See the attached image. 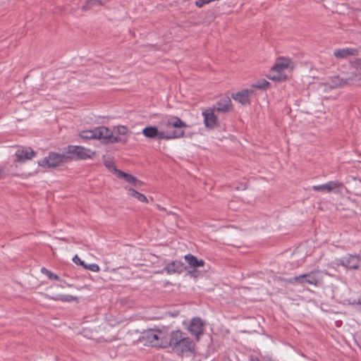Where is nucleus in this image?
Masks as SVG:
<instances>
[{
	"label": "nucleus",
	"mask_w": 361,
	"mask_h": 361,
	"mask_svg": "<svg viewBox=\"0 0 361 361\" xmlns=\"http://www.w3.org/2000/svg\"><path fill=\"white\" fill-rule=\"evenodd\" d=\"M204 325V322L200 317H195L190 322L188 330L195 336L197 341H199L200 336L203 334Z\"/></svg>",
	"instance_id": "6"
},
{
	"label": "nucleus",
	"mask_w": 361,
	"mask_h": 361,
	"mask_svg": "<svg viewBox=\"0 0 361 361\" xmlns=\"http://www.w3.org/2000/svg\"><path fill=\"white\" fill-rule=\"evenodd\" d=\"M269 85H270V83L267 80L262 79L254 83L252 86L259 90H265Z\"/></svg>",
	"instance_id": "28"
},
{
	"label": "nucleus",
	"mask_w": 361,
	"mask_h": 361,
	"mask_svg": "<svg viewBox=\"0 0 361 361\" xmlns=\"http://www.w3.org/2000/svg\"><path fill=\"white\" fill-rule=\"evenodd\" d=\"M343 186V183L338 181H329L322 185H314L312 190L316 192H336V190Z\"/></svg>",
	"instance_id": "9"
},
{
	"label": "nucleus",
	"mask_w": 361,
	"mask_h": 361,
	"mask_svg": "<svg viewBox=\"0 0 361 361\" xmlns=\"http://www.w3.org/2000/svg\"><path fill=\"white\" fill-rule=\"evenodd\" d=\"M286 76H274L271 79L274 81H282L286 80Z\"/></svg>",
	"instance_id": "36"
},
{
	"label": "nucleus",
	"mask_w": 361,
	"mask_h": 361,
	"mask_svg": "<svg viewBox=\"0 0 361 361\" xmlns=\"http://www.w3.org/2000/svg\"><path fill=\"white\" fill-rule=\"evenodd\" d=\"M106 132L105 126L96 127L92 130H82L80 133V137L83 140L99 139L102 140V135L104 132Z\"/></svg>",
	"instance_id": "7"
},
{
	"label": "nucleus",
	"mask_w": 361,
	"mask_h": 361,
	"mask_svg": "<svg viewBox=\"0 0 361 361\" xmlns=\"http://www.w3.org/2000/svg\"><path fill=\"white\" fill-rule=\"evenodd\" d=\"M142 184L143 183L136 178V180L135 181L133 186L135 188H140Z\"/></svg>",
	"instance_id": "37"
},
{
	"label": "nucleus",
	"mask_w": 361,
	"mask_h": 361,
	"mask_svg": "<svg viewBox=\"0 0 361 361\" xmlns=\"http://www.w3.org/2000/svg\"><path fill=\"white\" fill-rule=\"evenodd\" d=\"M231 108V100L229 97H224L218 101L212 109L221 113H226Z\"/></svg>",
	"instance_id": "13"
},
{
	"label": "nucleus",
	"mask_w": 361,
	"mask_h": 361,
	"mask_svg": "<svg viewBox=\"0 0 361 361\" xmlns=\"http://www.w3.org/2000/svg\"><path fill=\"white\" fill-rule=\"evenodd\" d=\"M350 66L357 71L361 70V59H355L350 61Z\"/></svg>",
	"instance_id": "29"
},
{
	"label": "nucleus",
	"mask_w": 361,
	"mask_h": 361,
	"mask_svg": "<svg viewBox=\"0 0 361 361\" xmlns=\"http://www.w3.org/2000/svg\"><path fill=\"white\" fill-rule=\"evenodd\" d=\"M157 206H158V207H159V209L160 210H165V209H164V208H163V207H160V205H157Z\"/></svg>",
	"instance_id": "44"
},
{
	"label": "nucleus",
	"mask_w": 361,
	"mask_h": 361,
	"mask_svg": "<svg viewBox=\"0 0 361 361\" xmlns=\"http://www.w3.org/2000/svg\"><path fill=\"white\" fill-rule=\"evenodd\" d=\"M304 277L305 276H303V274L298 276H294L293 277L294 284H302V285L305 284Z\"/></svg>",
	"instance_id": "33"
},
{
	"label": "nucleus",
	"mask_w": 361,
	"mask_h": 361,
	"mask_svg": "<svg viewBox=\"0 0 361 361\" xmlns=\"http://www.w3.org/2000/svg\"><path fill=\"white\" fill-rule=\"evenodd\" d=\"M346 85H354L361 80V72L353 71L343 76Z\"/></svg>",
	"instance_id": "19"
},
{
	"label": "nucleus",
	"mask_w": 361,
	"mask_h": 361,
	"mask_svg": "<svg viewBox=\"0 0 361 361\" xmlns=\"http://www.w3.org/2000/svg\"><path fill=\"white\" fill-rule=\"evenodd\" d=\"M128 193L130 196L133 197L137 199L140 202H147V197L142 193L136 191L133 188H128Z\"/></svg>",
	"instance_id": "23"
},
{
	"label": "nucleus",
	"mask_w": 361,
	"mask_h": 361,
	"mask_svg": "<svg viewBox=\"0 0 361 361\" xmlns=\"http://www.w3.org/2000/svg\"><path fill=\"white\" fill-rule=\"evenodd\" d=\"M162 335V332L159 330L147 329L142 333L140 340L145 341L146 343L151 345L152 346H161L165 348L166 341H161L160 336Z\"/></svg>",
	"instance_id": "3"
},
{
	"label": "nucleus",
	"mask_w": 361,
	"mask_h": 361,
	"mask_svg": "<svg viewBox=\"0 0 361 361\" xmlns=\"http://www.w3.org/2000/svg\"><path fill=\"white\" fill-rule=\"evenodd\" d=\"M204 4H206L204 1V0H197L195 1V6L202 8Z\"/></svg>",
	"instance_id": "35"
},
{
	"label": "nucleus",
	"mask_w": 361,
	"mask_h": 361,
	"mask_svg": "<svg viewBox=\"0 0 361 361\" xmlns=\"http://www.w3.org/2000/svg\"><path fill=\"white\" fill-rule=\"evenodd\" d=\"M161 126L166 128V131H159L157 126H149L142 129L143 135L149 139L173 140L186 137L185 128L188 125L180 118L175 116L166 117L160 122Z\"/></svg>",
	"instance_id": "1"
},
{
	"label": "nucleus",
	"mask_w": 361,
	"mask_h": 361,
	"mask_svg": "<svg viewBox=\"0 0 361 361\" xmlns=\"http://www.w3.org/2000/svg\"><path fill=\"white\" fill-rule=\"evenodd\" d=\"M181 331H172L169 335V341L166 340L165 348L170 346L178 355H188L194 351L195 343L188 337L184 336Z\"/></svg>",
	"instance_id": "2"
},
{
	"label": "nucleus",
	"mask_w": 361,
	"mask_h": 361,
	"mask_svg": "<svg viewBox=\"0 0 361 361\" xmlns=\"http://www.w3.org/2000/svg\"><path fill=\"white\" fill-rule=\"evenodd\" d=\"M321 272L320 270L316 269L313 270L312 271H310L307 274H304L303 276L305 283H308L311 285L317 286L319 283V278H318V274Z\"/></svg>",
	"instance_id": "18"
},
{
	"label": "nucleus",
	"mask_w": 361,
	"mask_h": 361,
	"mask_svg": "<svg viewBox=\"0 0 361 361\" xmlns=\"http://www.w3.org/2000/svg\"><path fill=\"white\" fill-rule=\"evenodd\" d=\"M189 274L192 276L197 277V274H199V271L197 270H196V269H193L192 270L189 271Z\"/></svg>",
	"instance_id": "38"
},
{
	"label": "nucleus",
	"mask_w": 361,
	"mask_h": 361,
	"mask_svg": "<svg viewBox=\"0 0 361 361\" xmlns=\"http://www.w3.org/2000/svg\"><path fill=\"white\" fill-rule=\"evenodd\" d=\"M281 281L284 282L285 283H291V284H294V281H293V277H291V278H283V279H281Z\"/></svg>",
	"instance_id": "34"
},
{
	"label": "nucleus",
	"mask_w": 361,
	"mask_h": 361,
	"mask_svg": "<svg viewBox=\"0 0 361 361\" xmlns=\"http://www.w3.org/2000/svg\"><path fill=\"white\" fill-rule=\"evenodd\" d=\"M51 298L56 301L61 300L63 302H71L78 300L77 297L70 295H57L56 296L51 297Z\"/></svg>",
	"instance_id": "24"
},
{
	"label": "nucleus",
	"mask_w": 361,
	"mask_h": 361,
	"mask_svg": "<svg viewBox=\"0 0 361 361\" xmlns=\"http://www.w3.org/2000/svg\"><path fill=\"white\" fill-rule=\"evenodd\" d=\"M111 0H86L85 4L81 7L82 11H87L94 6H104Z\"/></svg>",
	"instance_id": "21"
},
{
	"label": "nucleus",
	"mask_w": 361,
	"mask_h": 361,
	"mask_svg": "<svg viewBox=\"0 0 361 361\" xmlns=\"http://www.w3.org/2000/svg\"><path fill=\"white\" fill-rule=\"evenodd\" d=\"M184 259L186 262L189 264L190 268L196 269L197 267H203L205 264V262L200 259H197V257L194 256L192 254H188L184 256Z\"/></svg>",
	"instance_id": "17"
},
{
	"label": "nucleus",
	"mask_w": 361,
	"mask_h": 361,
	"mask_svg": "<svg viewBox=\"0 0 361 361\" xmlns=\"http://www.w3.org/2000/svg\"><path fill=\"white\" fill-rule=\"evenodd\" d=\"M329 81L328 85L331 89L342 87L346 85L343 76L334 75L331 77Z\"/></svg>",
	"instance_id": "20"
},
{
	"label": "nucleus",
	"mask_w": 361,
	"mask_h": 361,
	"mask_svg": "<svg viewBox=\"0 0 361 361\" xmlns=\"http://www.w3.org/2000/svg\"><path fill=\"white\" fill-rule=\"evenodd\" d=\"M204 1L206 4H207L212 2V0H204Z\"/></svg>",
	"instance_id": "43"
},
{
	"label": "nucleus",
	"mask_w": 361,
	"mask_h": 361,
	"mask_svg": "<svg viewBox=\"0 0 361 361\" xmlns=\"http://www.w3.org/2000/svg\"><path fill=\"white\" fill-rule=\"evenodd\" d=\"M338 264H341L352 269H357L360 267V257L357 255H349L348 257L338 260Z\"/></svg>",
	"instance_id": "12"
},
{
	"label": "nucleus",
	"mask_w": 361,
	"mask_h": 361,
	"mask_svg": "<svg viewBox=\"0 0 361 361\" xmlns=\"http://www.w3.org/2000/svg\"><path fill=\"white\" fill-rule=\"evenodd\" d=\"M35 152L30 147L18 149L16 152V157L18 162H24L30 160L35 156Z\"/></svg>",
	"instance_id": "14"
},
{
	"label": "nucleus",
	"mask_w": 361,
	"mask_h": 361,
	"mask_svg": "<svg viewBox=\"0 0 361 361\" xmlns=\"http://www.w3.org/2000/svg\"><path fill=\"white\" fill-rule=\"evenodd\" d=\"M66 149L68 160L87 159L92 157L91 150L81 146L69 145Z\"/></svg>",
	"instance_id": "5"
},
{
	"label": "nucleus",
	"mask_w": 361,
	"mask_h": 361,
	"mask_svg": "<svg viewBox=\"0 0 361 361\" xmlns=\"http://www.w3.org/2000/svg\"><path fill=\"white\" fill-rule=\"evenodd\" d=\"M106 132H104L102 135V140L104 143H116V142H123L125 144L127 142V140H123L119 136H114L113 132L107 127H106Z\"/></svg>",
	"instance_id": "15"
},
{
	"label": "nucleus",
	"mask_w": 361,
	"mask_h": 361,
	"mask_svg": "<svg viewBox=\"0 0 361 361\" xmlns=\"http://www.w3.org/2000/svg\"><path fill=\"white\" fill-rule=\"evenodd\" d=\"M187 267L184 265L183 262L178 260H174L169 263L163 269V271H166L168 274H181L185 271Z\"/></svg>",
	"instance_id": "10"
},
{
	"label": "nucleus",
	"mask_w": 361,
	"mask_h": 361,
	"mask_svg": "<svg viewBox=\"0 0 361 361\" xmlns=\"http://www.w3.org/2000/svg\"><path fill=\"white\" fill-rule=\"evenodd\" d=\"M128 132V128L125 126H118L116 127V133L118 135H126Z\"/></svg>",
	"instance_id": "30"
},
{
	"label": "nucleus",
	"mask_w": 361,
	"mask_h": 361,
	"mask_svg": "<svg viewBox=\"0 0 361 361\" xmlns=\"http://www.w3.org/2000/svg\"><path fill=\"white\" fill-rule=\"evenodd\" d=\"M358 53V49L354 48L338 49L334 51V56L336 59H346L349 56H357Z\"/></svg>",
	"instance_id": "16"
},
{
	"label": "nucleus",
	"mask_w": 361,
	"mask_h": 361,
	"mask_svg": "<svg viewBox=\"0 0 361 361\" xmlns=\"http://www.w3.org/2000/svg\"><path fill=\"white\" fill-rule=\"evenodd\" d=\"M118 178L124 179L126 182L132 185H133L135 181L136 180V177L123 171L119 172Z\"/></svg>",
	"instance_id": "25"
},
{
	"label": "nucleus",
	"mask_w": 361,
	"mask_h": 361,
	"mask_svg": "<svg viewBox=\"0 0 361 361\" xmlns=\"http://www.w3.org/2000/svg\"><path fill=\"white\" fill-rule=\"evenodd\" d=\"M67 161L68 157L66 154H59L51 152H49L48 157L40 160L38 164L40 166L51 168L56 167L62 163L66 162Z\"/></svg>",
	"instance_id": "4"
},
{
	"label": "nucleus",
	"mask_w": 361,
	"mask_h": 361,
	"mask_svg": "<svg viewBox=\"0 0 361 361\" xmlns=\"http://www.w3.org/2000/svg\"><path fill=\"white\" fill-rule=\"evenodd\" d=\"M222 361H238L237 358L232 359L231 357H224Z\"/></svg>",
	"instance_id": "39"
},
{
	"label": "nucleus",
	"mask_w": 361,
	"mask_h": 361,
	"mask_svg": "<svg viewBox=\"0 0 361 361\" xmlns=\"http://www.w3.org/2000/svg\"><path fill=\"white\" fill-rule=\"evenodd\" d=\"M252 90L245 89L236 93H232L231 97L239 103L245 105L250 103V96L253 94Z\"/></svg>",
	"instance_id": "11"
},
{
	"label": "nucleus",
	"mask_w": 361,
	"mask_h": 361,
	"mask_svg": "<svg viewBox=\"0 0 361 361\" xmlns=\"http://www.w3.org/2000/svg\"><path fill=\"white\" fill-rule=\"evenodd\" d=\"M353 303L358 304L361 305V298L357 299V300H355Z\"/></svg>",
	"instance_id": "42"
},
{
	"label": "nucleus",
	"mask_w": 361,
	"mask_h": 361,
	"mask_svg": "<svg viewBox=\"0 0 361 361\" xmlns=\"http://www.w3.org/2000/svg\"><path fill=\"white\" fill-rule=\"evenodd\" d=\"M73 262L78 265L82 266L83 268H85V266L87 264L85 263L84 261L81 260L80 258L77 255H75L73 257Z\"/></svg>",
	"instance_id": "31"
},
{
	"label": "nucleus",
	"mask_w": 361,
	"mask_h": 361,
	"mask_svg": "<svg viewBox=\"0 0 361 361\" xmlns=\"http://www.w3.org/2000/svg\"><path fill=\"white\" fill-rule=\"evenodd\" d=\"M85 269L94 272H97L99 271V267L97 264H86Z\"/></svg>",
	"instance_id": "32"
},
{
	"label": "nucleus",
	"mask_w": 361,
	"mask_h": 361,
	"mask_svg": "<svg viewBox=\"0 0 361 361\" xmlns=\"http://www.w3.org/2000/svg\"><path fill=\"white\" fill-rule=\"evenodd\" d=\"M214 111V109L209 108L202 112L204 123L207 128L210 129H214L219 126L218 118Z\"/></svg>",
	"instance_id": "8"
},
{
	"label": "nucleus",
	"mask_w": 361,
	"mask_h": 361,
	"mask_svg": "<svg viewBox=\"0 0 361 361\" xmlns=\"http://www.w3.org/2000/svg\"><path fill=\"white\" fill-rule=\"evenodd\" d=\"M288 66V61L285 59H279L271 70L278 73H281Z\"/></svg>",
	"instance_id": "22"
},
{
	"label": "nucleus",
	"mask_w": 361,
	"mask_h": 361,
	"mask_svg": "<svg viewBox=\"0 0 361 361\" xmlns=\"http://www.w3.org/2000/svg\"><path fill=\"white\" fill-rule=\"evenodd\" d=\"M104 165L109 169V171L112 172L118 178L119 176V172H122V171L116 168V165L112 161H106L104 162Z\"/></svg>",
	"instance_id": "26"
},
{
	"label": "nucleus",
	"mask_w": 361,
	"mask_h": 361,
	"mask_svg": "<svg viewBox=\"0 0 361 361\" xmlns=\"http://www.w3.org/2000/svg\"><path fill=\"white\" fill-rule=\"evenodd\" d=\"M250 361H260V360L255 356H250Z\"/></svg>",
	"instance_id": "41"
},
{
	"label": "nucleus",
	"mask_w": 361,
	"mask_h": 361,
	"mask_svg": "<svg viewBox=\"0 0 361 361\" xmlns=\"http://www.w3.org/2000/svg\"><path fill=\"white\" fill-rule=\"evenodd\" d=\"M41 272H42V274L46 275L48 277V279L50 280H56V281H61V279L57 274H54L53 272H51V271H49V269H47L45 267H42L41 269Z\"/></svg>",
	"instance_id": "27"
},
{
	"label": "nucleus",
	"mask_w": 361,
	"mask_h": 361,
	"mask_svg": "<svg viewBox=\"0 0 361 361\" xmlns=\"http://www.w3.org/2000/svg\"><path fill=\"white\" fill-rule=\"evenodd\" d=\"M6 176L5 171L3 169H0V180L4 178Z\"/></svg>",
	"instance_id": "40"
}]
</instances>
